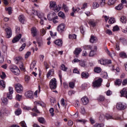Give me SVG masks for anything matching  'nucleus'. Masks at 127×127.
<instances>
[{
	"label": "nucleus",
	"mask_w": 127,
	"mask_h": 127,
	"mask_svg": "<svg viewBox=\"0 0 127 127\" xmlns=\"http://www.w3.org/2000/svg\"><path fill=\"white\" fill-rule=\"evenodd\" d=\"M50 8H52L55 12H58L60 10V7H58L56 2L55 1H51L50 3Z\"/></svg>",
	"instance_id": "f257e3e1"
},
{
	"label": "nucleus",
	"mask_w": 127,
	"mask_h": 127,
	"mask_svg": "<svg viewBox=\"0 0 127 127\" xmlns=\"http://www.w3.org/2000/svg\"><path fill=\"white\" fill-rule=\"evenodd\" d=\"M49 85L51 90H55L57 88V81L56 80V78H54L52 79L50 82Z\"/></svg>",
	"instance_id": "f03ea898"
},
{
	"label": "nucleus",
	"mask_w": 127,
	"mask_h": 127,
	"mask_svg": "<svg viewBox=\"0 0 127 127\" xmlns=\"http://www.w3.org/2000/svg\"><path fill=\"white\" fill-rule=\"evenodd\" d=\"M102 83H103V79L99 78L92 83L93 86L95 88H99L102 86Z\"/></svg>",
	"instance_id": "7ed1b4c3"
},
{
	"label": "nucleus",
	"mask_w": 127,
	"mask_h": 127,
	"mask_svg": "<svg viewBox=\"0 0 127 127\" xmlns=\"http://www.w3.org/2000/svg\"><path fill=\"white\" fill-rule=\"evenodd\" d=\"M15 88L17 93L19 94H21L23 92V87L20 83L15 84Z\"/></svg>",
	"instance_id": "20e7f679"
},
{
	"label": "nucleus",
	"mask_w": 127,
	"mask_h": 127,
	"mask_svg": "<svg viewBox=\"0 0 127 127\" xmlns=\"http://www.w3.org/2000/svg\"><path fill=\"white\" fill-rule=\"evenodd\" d=\"M99 63L101 65H108L109 64H112V60H104L101 59L99 61Z\"/></svg>",
	"instance_id": "39448f33"
},
{
	"label": "nucleus",
	"mask_w": 127,
	"mask_h": 127,
	"mask_svg": "<svg viewBox=\"0 0 127 127\" xmlns=\"http://www.w3.org/2000/svg\"><path fill=\"white\" fill-rule=\"evenodd\" d=\"M105 119H107V120H111L113 118V116L109 114H106V116L104 115H101L99 117V120H100V121H103V120H105Z\"/></svg>",
	"instance_id": "423d86ee"
},
{
	"label": "nucleus",
	"mask_w": 127,
	"mask_h": 127,
	"mask_svg": "<svg viewBox=\"0 0 127 127\" xmlns=\"http://www.w3.org/2000/svg\"><path fill=\"white\" fill-rule=\"evenodd\" d=\"M127 108V106H125L122 103L119 102L116 105V108L117 110H119L120 111L122 110H125Z\"/></svg>",
	"instance_id": "0eeeda50"
},
{
	"label": "nucleus",
	"mask_w": 127,
	"mask_h": 127,
	"mask_svg": "<svg viewBox=\"0 0 127 127\" xmlns=\"http://www.w3.org/2000/svg\"><path fill=\"white\" fill-rule=\"evenodd\" d=\"M65 24L62 23L60 24L57 28L58 31H59L60 32H63L65 29Z\"/></svg>",
	"instance_id": "6e6552de"
},
{
	"label": "nucleus",
	"mask_w": 127,
	"mask_h": 127,
	"mask_svg": "<svg viewBox=\"0 0 127 127\" xmlns=\"http://www.w3.org/2000/svg\"><path fill=\"white\" fill-rule=\"evenodd\" d=\"M120 93L121 94V97H125L127 99V88L125 87L121 91Z\"/></svg>",
	"instance_id": "1a4fd4ad"
},
{
	"label": "nucleus",
	"mask_w": 127,
	"mask_h": 127,
	"mask_svg": "<svg viewBox=\"0 0 127 127\" xmlns=\"http://www.w3.org/2000/svg\"><path fill=\"white\" fill-rule=\"evenodd\" d=\"M98 41V38L95 35H91L89 39L90 43H96Z\"/></svg>",
	"instance_id": "9d476101"
},
{
	"label": "nucleus",
	"mask_w": 127,
	"mask_h": 127,
	"mask_svg": "<svg viewBox=\"0 0 127 127\" xmlns=\"http://www.w3.org/2000/svg\"><path fill=\"white\" fill-rule=\"evenodd\" d=\"M54 43L56 44L57 46H59L60 47H62L63 44V41L60 39L56 40L54 42Z\"/></svg>",
	"instance_id": "9b49d317"
},
{
	"label": "nucleus",
	"mask_w": 127,
	"mask_h": 127,
	"mask_svg": "<svg viewBox=\"0 0 127 127\" xmlns=\"http://www.w3.org/2000/svg\"><path fill=\"white\" fill-rule=\"evenodd\" d=\"M25 96L26 98L29 99H32L33 98V92L32 91H28L25 93Z\"/></svg>",
	"instance_id": "f8f14e48"
},
{
	"label": "nucleus",
	"mask_w": 127,
	"mask_h": 127,
	"mask_svg": "<svg viewBox=\"0 0 127 127\" xmlns=\"http://www.w3.org/2000/svg\"><path fill=\"white\" fill-rule=\"evenodd\" d=\"M21 38V34H19V35L15 36L12 40V43H16L19 41V39Z\"/></svg>",
	"instance_id": "ddd939ff"
},
{
	"label": "nucleus",
	"mask_w": 127,
	"mask_h": 127,
	"mask_svg": "<svg viewBox=\"0 0 127 127\" xmlns=\"http://www.w3.org/2000/svg\"><path fill=\"white\" fill-rule=\"evenodd\" d=\"M53 75H54V70L52 69L50 70L47 74V78H48V79H51Z\"/></svg>",
	"instance_id": "4468645a"
},
{
	"label": "nucleus",
	"mask_w": 127,
	"mask_h": 127,
	"mask_svg": "<svg viewBox=\"0 0 127 127\" xmlns=\"http://www.w3.org/2000/svg\"><path fill=\"white\" fill-rule=\"evenodd\" d=\"M5 31L7 34V38H10V37H11V35H12L11 29L9 28H8L5 29Z\"/></svg>",
	"instance_id": "2eb2a0df"
},
{
	"label": "nucleus",
	"mask_w": 127,
	"mask_h": 127,
	"mask_svg": "<svg viewBox=\"0 0 127 127\" xmlns=\"http://www.w3.org/2000/svg\"><path fill=\"white\" fill-rule=\"evenodd\" d=\"M81 100L83 105H86L89 104V98L88 97H83Z\"/></svg>",
	"instance_id": "dca6fc26"
},
{
	"label": "nucleus",
	"mask_w": 127,
	"mask_h": 127,
	"mask_svg": "<svg viewBox=\"0 0 127 127\" xmlns=\"http://www.w3.org/2000/svg\"><path fill=\"white\" fill-rule=\"evenodd\" d=\"M81 52H82V49L80 48H77L75 49L73 54L75 55L76 57H78V55H79Z\"/></svg>",
	"instance_id": "f3484780"
},
{
	"label": "nucleus",
	"mask_w": 127,
	"mask_h": 127,
	"mask_svg": "<svg viewBox=\"0 0 127 127\" xmlns=\"http://www.w3.org/2000/svg\"><path fill=\"white\" fill-rule=\"evenodd\" d=\"M31 33L33 37H35L36 35H37V30L36 29V28L33 27L31 29Z\"/></svg>",
	"instance_id": "a211bd4d"
},
{
	"label": "nucleus",
	"mask_w": 127,
	"mask_h": 127,
	"mask_svg": "<svg viewBox=\"0 0 127 127\" xmlns=\"http://www.w3.org/2000/svg\"><path fill=\"white\" fill-rule=\"evenodd\" d=\"M81 78H84V79H88L89 78V73L84 71L81 73Z\"/></svg>",
	"instance_id": "6ab92c4d"
},
{
	"label": "nucleus",
	"mask_w": 127,
	"mask_h": 127,
	"mask_svg": "<svg viewBox=\"0 0 127 127\" xmlns=\"http://www.w3.org/2000/svg\"><path fill=\"white\" fill-rule=\"evenodd\" d=\"M19 20L21 23H24V21L25 20V18H24V16L23 15H21L18 17Z\"/></svg>",
	"instance_id": "aec40b11"
},
{
	"label": "nucleus",
	"mask_w": 127,
	"mask_h": 127,
	"mask_svg": "<svg viewBox=\"0 0 127 127\" xmlns=\"http://www.w3.org/2000/svg\"><path fill=\"white\" fill-rule=\"evenodd\" d=\"M12 72L14 73L15 75H19L20 73V70H19V69L17 67V68H15Z\"/></svg>",
	"instance_id": "412c9836"
},
{
	"label": "nucleus",
	"mask_w": 127,
	"mask_h": 127,
	"mask_svg": "<svg viewBox=\"0 0 127 127\" xmlns=\"http://www.w3.org/2000/svg\"><path fill=\"white\" fill-rule=\"evenodd\" d=\"M116 9L117 10H121L124 8V4L123 3L119 4L117 6L115 7Z\"/></svg>",
	"instance_id": "4be33fe9"
},
{
	"label": "nucleus",
	"mask_w": 127,
	"mask_h": 127,
	"mask_svg": "<svg viewBox=\"0 0 127 127\" xmlns=\"http://www.w3.org/2000/svg\"><path fill=\"white\" fill-rule=\"evenodd\" d=\"M122 82L123 81L122 80V79H117L115 81L116 86H121V85H122Z\"/></svg>",
	"instance_id": "5701e85b"
},
{
	"label": "nucleus",
	"mask_w": 127,
	"mask_h": 127,
	"mask_svg": "<svg viewBox=\"0 0 127 127\" xmlns=\"http://www.w3.org/2000/svg\"><path fill=\"white\" fill-rule=\"evenodd\" d=\"M120 21L122 23H127V17L126 16H122L120 18Z\"/></svg>",
	"instance_id": "b1692460"
},
{
	"label": "nucleus",
	"mask_w": 127,
	"mask_h": 127,
	"mask_svg": "<svg viewBox=\"0 0 127 127\" xmlns=\"http://www.w3.org/2000/svg\"><path fill=\"white\" fill-rule=\"evenodd\" d=\"M92 6L94 9L98 8L100 6V4L97 2L94 1L93 3Z\"/></svg>",
	"instance_id": "393cba45"
},
{
	"label": "nucleus",
	"mask_w": 127,
	"mask_h": 127,
	"mask_svg": "<svg viewBox=\"0 0 127 127\" xmlns=\"http://www.w3.org/2000/svg\"><path fill=\"white\" fill-rule=\"evenodd\" d=\"M79 65L81 67H83L84 68L87 66V64H86L85 62L84 61H80L79 62Z\"/></svg>",
	"instance_id": "a878e982"
},
{
	"label": "nucleus",
	"mask_w": 127,
	"mask_h": 127,
	"mask_svg": "<svg viewBox=\"0 0 127 127\" xmlns=\"http://www.w3.org/2000/svg\"><path fill=\"white\" fill-rule=\"evenodd\" d=\"M22 58L20 57H16L14 59V62L16 64H18V62H20L21 61Z\"/></svg>",
	"instance_id": "bb28decb"
},
{
	"label": "nucleus",
	"mask_w": 127,
	"mask_h": 127,
	"mask_svg": "<svg viewBox=\"0 0 127 127\" xmlns=\"http://www.w3.org/2000/svg\"><path fill=\"white\" fill-rule=\"evenodd\" d=\"M102 71V68L101 67H96L94 68V72L95 73H101Z\"/></svg>",
	"instance_id": "cd10ccee"
},
{
	"label": "nucleus",
	"mask_w": 127,
	"mask_h": 127,
	"mask_svg": "<svg viewBox=\"0 0 127 127\" xmlns=\"http://www.w3.org/2000/svg\"><path fill=\"white\" fill-rule=\"evenodd\" d=\"M88 24H90L93 27H95L96 26V22L94 21V20H90L88 22Z\"/></svg>",
	"instance_id": "c85d7f7f"
},
{
	"label": "nucleus",
	"mask_w": 127,
	"mask_h": 127,
	"mask_svg": "<svg viewBox=\"0 0 127 127\" xmlns=\"http://www.w3.org/2000/svg\"><path fill=\"white\" fill-rule=\"evenodd\" d=\"M116 1H117V0H109L108 2V5H113V4H115Z\"/></svg>",
	"instance_id": "c756f323"
},
{
	"label": "nucleus",
	"mask_w": 127,
	"mask_h": 127,
	"mask_svg": "<svg viewBox=\"0 0 127 127\" xmlns=\"http://www.w3.org/2000/svg\"><path fill=\"white\" fill-rule=\"evenodd\" d=\"M32 111L35 113H36L37 114H40V112H39V110L37 109V106H34V108L32 109Z\"/></svg>",
	"instance_id": "7c9ffc66"
},
{
	"label": "nucleus",
	"mask_w": 127,
	"mask_h": 127,
	"mask_svg": "<svg viewBox=\"0 0 127 127\" xmlns=\"http://www.w3.org/2000/svg\"><path fill=\"white\" fill-rule=\"evenodd\" d=\"M108 22L110 24H113V23H115L116 22V19H115L114 18L111 17L110 18Z\"/></svg>",
	"instance_id": "2f4dec72"
},
{
	"label": "nucleus",
	"mask_w": 127,
	"mask_h": 127,
	"mask_svg": "<svg viewBox=\"0 0 127 127\" xmlns=\"http://www.w3.org/2000/svg\"><path fill=\"white\" fill-rule=\"evenodd\" d=\"M39 123L40 124H45V119H44V118H42V117H41V118H39L38 119Z\"/></svg>",
	"instance_id": "473e14b6"
},
{
	"label": "nucleus",
	"mask_w": 127,
	"mask_h": 127,
	"mask_svg": "<svg viewBox=\"0 0 127 127\" xmlns=\"http://www.w3.org/2000/svg\"><path fill=\"white\" fill-rule=\"evenodd\" d=\"M0 85L1 86V88H3V89H4L5 88V83H4V80H0Z\"/></svg>",
	"instance_id": "72a5a7b5"
},
{
	"label": "nucleus",
	"mask_w": 127,
	"mask_h": 127,
	"mask_svg": "<svg viewBox=\"0 0 127 127\" xmlns=\"http://www.w3.org/2000/svg\"><path fill=\"white\" fill-rule=\"evenodd\" d=\"M84 50H91L92 46L90 45H85L83 47Z\"/></svg>",
	"instance_id": "f704fd0d"
},
{
	"label": "nucleus",
	"mask_w": 127,
	"mask_h": 127,
	"mask_svg": "<svg viewBox=\"0 0 127 127\" xmlns=\"http://www.w3.org/2000/svg\"><path fill=\"white\" fill-rule=\"evenodd\" d=\"M68 37L69 39H76V38H77V35H76V34H70Z\"/></svg>",
	"instance_id": "c9c22d12"
},
{
	"label": "nucleus",
	"mask_w": 127,
	"mask_h": 127,
	"mask_svg": "<svg viewBox=\"0 0 127 127\" xmlns=\"http://www.w3.org/2000/svg\"><path fill=\"white\" fill-rule=\"evenodd\" d=\"M21 109H18L17 110L15 111V114L16 116H19L21 114Z\"/></svg>",
	"instance_id": "e433bc0d"
},
{
	"label": "nucleus",
	"mask_w": 127,
	"mask_h": 127,
	"mask_svg": "<svg viewBox=\"0 0 127 127\" xmlns=\"http://www.w3.org/2000/svg\"><path fill=\"white\" fill-rule=\"evenodd\" d=\"M58 15L59 16H60V17H62V18H65V14H64V13H63V12L62 11H60L59 13H58Z\"/></svg>",
	"instance_id": "4c0bfd02"
},
{
	"label": "nucleus",
	"mask_w": 127,
	"mask_h": 127,
	"mask_svg": "<svg viewBox=\"0 0 127 127\" xmlns=\"http://www.w3.org/2000/svg\"><path fill=\"white\" fill-rule=\"evenodd\" d=\"M63 7L64 9L65 12H68V11L69 10V8L67 7V5H66L64 3L63 4Z\"/></svg>",
	"instance_id": "58836bf2"
},
{
	"label": "nucleus",
	"mask_w": 127,
	"mask_h": 127,
	"mask_svg": "<svg viewBox=\"0 0 127 127\" xmlns=\"http://www.w3.org/2000/svg\"><path fill=\"white\" fill-rule=\"evenodd\" d=\"M26 44L24 43L22 45V46L19 48V51H22L26 47Z\"/></svg>",
	"instance_id": "ea45409f"
},
{
	"label": "nucleus",
	"mask_w": 127,
	"mask_h": 127,
	"mask_svg": "<svg viewBox=\"0 0 127 127\" xmlns=\"http://www.w3.org/2000/svg\"><path fill=\"white\" fill-rule=\"evenodd\" d=\"M69 88H71V89H74V87H75V83L73 82H69Z\"/></svg>",
	"instance_id": "a19ab883"
},
{
	"label": "nucleus",
	"mask_w": 127,
	"mask_h": 127,
	"mask_svg": "<svg viewBox=\"0 0 127 127\" xmlns=\"http://www.w3.org/2000/svg\"><path fill=\"white\" fill-rule=\"evenodd\" d=\"M61 70H63V71H67L68 68L65 67V65L62 64L61 66Z\"/></svg>",
	"instance_id": "79ce46f5"
},
{
	"label": "nucleus",
	"mask_w": 127,
	"mask_h": 127,
	"mask_svg": "<svg viewBox=\"0 0 127 127\" xmlns=\"http://www.w3.org/2000/svg\"><path fill=\"white\" fill-rule=\"evenodd\" d=\"M2 102L3 103V104H5L6 105H7V103L8 101L7 100V98L5 97H3L2 99Z\"/></svg>",
	"instance_id": "37998d69"
},
{
	"label": "nucleus",
	"mask_w": 127,
	"mask_h": 127,
	"mask_svg": "<svg viewBox=\"0 0 127 127\" xmlns=\"http://www.w3.org/2000/svg\"><path fill=\"white\" fill-rule=\"evenodd\" d=\"M17 67L15 65H11L9 67V69L11 71V72H13V70L15 69H16Z\"/></svg>",
	"instance_id": "c03bdc74"
},
{
	"label": "nucleus",
	"mask_w": 127,
	"mask_h": 127,
	"mask_svg": "<svg viewBox=\"0 0 127 127\" xmlns=\"http://www.w3.org/2000/svg\"><path fill=\"white\" fill-rule=\"evenodd\" d=\"M121 57L123 58H127V54L125 52H122L120 54Z\"/></svg>",
	"instance_id": "a18cd8bd"
},
{
	"label": "nucleus",
	"mask_w": 127,
	"mask_h": 127,
	"mask_svg": "<svg viewBox=\"0 0 127 127\" xmlns=\"http://www.w3.org/2000/svg\"><path fill=\"white\" fill-rule=\"evenodd\" d=\"M12 9V8H11V7H9L8 8H7V9L6 10H7V11H8V14H9V15L11 14Z\"/></svg>",
	"instance_id": "49530a36"
},
{
	"label": "nucleus",
	"mask_w": 127,
	"mask_h": 127,
	"mask_svg": "<svg viewBox=\"0 0 127 127\" xmlns=\"http://www.w3.org/2000/svg\"><path fill=\"white\" fill-rule=\"evenodd\" d=\"M119 30H120V28L119 26H118V25H116L113 27V31H119Z\"/></svg>",
	"instance_id": "de8ad7c7"
},
{
	"label": "nucleus",
	"mask_w": 127,
	"mask_h": 127,
	"mask_svg": "<svg viewBox=\"0 0 127 127\" xmlns=\"http://www.w3.org/2000/svg\"><path fill=\"white\" fill-rule=\"evenodd\" d=\"M104 127V125L99 123H96L94 125L93 127Z\"/></svg>",
	"instance_id": "09e8293b"
},
{
	"label": "nucleus",
	"mask_w": 127,
	"mask_h": 127,
	"mask_svg": "<svg viewBox=\"0 0 127 127\" xmlns=\"http://www.w3.org/2000/svg\"><path fill=\"white\" fill-rule=\"evenodd\" d=\"M49 112L51 114V115L52 116V117H53V116H54V109L53 108H51L50 110H49Z\"/></svg>",
	"instance_id": "8fccbe9b"
},
{
	"label": "nucleus",
	"mask_w": 127,
	"mask_h": 127,
	"mask_svg": "<svg viewBox=\"0 0 127 127\" xmlns=\"http://www.w3.org/2000/svg\"><path fill=\"white\" fill-rule=\"evenodd\" d=\"M95 54V51H91L89 54V56L90 57H93V56H94Z\"/></svg>",
	"instance_id": "3c124183"
},
{
	"label": "nucleus",
	"mask_w": 127,
	"mask_h": 127,
	"mask_svg": "<svg viewBox=\"0 0 127 127\" xmlns=\"http://www.w3.org/2000/svg\"><path fill=\"white\" fill-rule=\"evenodd\" d=\"M21 98H22V95H20L19 94H17L16 96V99L17 101H20L21 100Z\"/></svg>",
	"instance_id": "603ef678"
},
{
	"label": "nucleus",
	"mask_w": 127,
	"mask_h": 127,
	"mask_svg": "<svg viewBox=\"0 0 127 127\" xmlns=\"http://www.w3.org/2000/svg\"><path fill=\"white\" fill-rule=\"evenodd\" d=\"M31 55V52H27L26 54L25 55V58L26 59H27V58L28 57H29V56H30V55Z\"/></svg>",
	"instance_id": "864d4df0"
},
{
	"label": "nucleus",
	"mask_w": 127,
	"mask_h": 127,
	"mask_svg": "<svg viewBox=\"0 0 127 127\" xmlns=\"http://www.w3.org/2000/svg\"><path fill=\"white\" fill-rule=\"evenodd\" d=\"M61 104L63 107H64L65 106V99L64 98H62L61 100Z\"/></svg>",
	"instance_id": "5fc2aeb1"
},
{
	"label": "nucleus",
	"mask_w": 127,
	"mask_h": 127,
	"mask_svg": "<svg viewBox=\"0 0 127 127\" xmlns=\"http://www.w3.org/2000/svg\"><path fill=\"white\" fill-rule=\"evenodd\" d=\"M8 94H13V88L11 87H9V93Z\"/></svg>",
	"instance_id": "6e6d98bb"
},
{
	"label": "nucleus",
	"mask_w": 127,
	"mask_h": 127,
	"mask_svg": "<svg viewBox=\"0 0 127 127\" xmlns=\"http://www.w3.org/2000/svg\"><path fill=\"white\" fill-rule=\"evenodd\" d=\"M7 98H8V99H9V100H11L12 99V94L7 93Z\"/></svg>",
	"instance_id": "4d7b16f0"
},
{
	"label": "nucleus",
	"mask_w": 127,
	"mask_h": 127,
	"mask_svg": "<svg viewBox=\"0 0 127 127\" xmlns=\"http://www.w3.org/2000/svg\"><path fill=\"white\" fill-rule=\"evenodd\" d=\"M127 84V78L125 79L123 81H122V85L123 86H126Z\"/></svg>",
	"instance_id": "13d9d810"
},
{
	"label": "nucleus",
	"mask_w": 127,
	"mask_h": 127,
	"mask_svg": "<svg viewBox=\"0 0 127 127\" xmlns=\"http://www.w3.org/2000/svg\"><path fill=\"white\" fill-rule=\"evenodd\" d=\"M20 125L21 127H27L26 124H25V122H24V121H22L20 123Z\"/></svg>",
	"instance_id": "bf43d9fd"
},
{
	"label": "nucleus",
	"mask_w": 127,
	"mask_h": 127,
	"mask_svg": "<svg viewBox=\"0 0 127 127\" xmlns=\"http://www.w3.org/2000/svg\"><path fill=\"white\" fill-rule=\"evenodd\" d=\"M68 94L69 96H72V95H74V94H75V91L70 90V91H68Z\"/></svg>",
	"instance_id": "052dcab7"
},
{
	"label": "nucleus",
	"mask_w": 127,
	"mask_h": 127,
	"mask_svg": "<svg viewBox=\"0 0 127 127\" xmlns=\"http://www.w3.org/2000/svg\"><path fill=\"white\" fill-rule=\"evenodd\" d=\"M88 3H84L82 7H81V9H85V8H87L88 5H87Z\"/></svg>",
	"instance_id": "680f3d73"
},
{
	"label": "nucleus",
	"mask_w": 127,
	"mask_h": 127,
	"mask_svg": "<svg viewBox=\"0 0 127 127\" xmlns=\"http://www.w3.org/2000/svg\"><path fill=\"white\" fill-rule=\"evenodd\" d=\"M99 101H100V102H103V101H105V97L103 96H100L99 98Z\"/></svg>",
	"instance_id": "e2e57ef3"
},
{
	"label": "nucleus",
	"mask_w": 127,
	"mask_h": 127,
	"mask_svg": "<svg viewBox=\"0 0 127 127\" xmlns=\"http://www.w3.org/2000/svg\"><path fill=\"white\" fill-rule=\"evenodd\" d=\"M20 69L22 70L23 71V72H25V68H24V67H23V64H21L20 66Z\"/></svg>",
	"instance_id": "0e129e2a"
},
{
	"label": "nucleus",
	"mask_w": 127,
	"mask_h": 127,
	"mask_svg": "<svg viewBox=\"0 0 127 127\" xmlns=\"http://www.w3.org/2000/svg\"><path fill=\"white\" fill-rule=\"evenodd\" d=\"M106 4V2H105V0H101V1L100 2V5L101 6H104Z\"/></svg>",
	"instance_id": "69168bd1"
},
{
	"label": "nucleus",
	"mask_w": 127,
	"mask_h": 127,
	"mask_svg": "<svg viewBox=\"0 0 127 127\" xmlns=\"http://www.w3.org/2000/svg\"><path fill=\"white\" fill-rule=\"evenodd\" d=\"M6 76V75H5V73L4 72H2V75H0V77L1 78V79H4V78Z\"/></svg>",
	"instance_id": "338daca9"
},
{
	"label": "nucleus",
	"mask_w": 127,
	"mask_h": 127,
	"mask_svg": "<svg viewBox=\"0 0 127 127\" xmlns=\"http://www.w3.org/2000/svg\"><path fill=\"white\" fill-rule=\"evenodd\" d=\"M35 65H36L35 64L32 63L30 65V69L32 70L34 68V67H35Z\"/></svg>",
	"instance_id": "774afa93"
}]
</instances>
